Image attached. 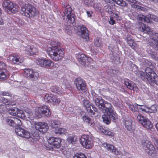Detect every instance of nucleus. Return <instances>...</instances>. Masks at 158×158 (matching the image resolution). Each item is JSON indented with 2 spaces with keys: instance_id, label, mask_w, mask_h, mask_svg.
<instances>
[{
  "instance_id": "obj_1",
  "label": "nucleus",
  "mask_w": 158,
  "mask_h": 158,
  "mask_svg": "<svg viewBox=\"0 0 158 158\" xmlns=\"http://www.w3.org/2000/svg\"><path fill=\"white\" fill-rule=\"evenodd\" d=\"M138 19L141 22H139L137 24L139 30L145 33L152 35L151 43L155 40H158V33H153L152 29L148 26H146L142 22L151 23L152 21L149 17L144 15H139L138 16Z\"/></svg>"
},
{
  "instance_id": "obj_2",
  "label": "nucleus",
  "mask_w": 158,
  "mask_h": 158,
  "mask_svg": "<svg viewBox=\"0 0 158 158\" xmlns=\"http://www.w3.org/2000/svg\"><path fill=\"white\" fill-rule=\"evenodd\" d=\"M93 100L98 109L103 113H105L106 111L107 113L113 114V107L111 104L103 99L102 97H99L97 94L93 95Z\"/></svg>"
},
{
  "instance_id": "obj_3",
  "label": "nucleus",
  "mask_w": 158,
  "mask_h": 158,
  "mask_svg": "<svg viewBox=\"0 0 158 158\" xmlns=\"http://www.w3.org/2000/svg\"><path fill=\"white\" fill-rule=\"evenodd\" d=\"M64 7L63 18L65 20L68 25L73 26L75 25V15L70 6L67 3L63 2L62 3Z\"/></svg>"
},
{
  "instance_id": "obj_4",
  "label": "nucleus",
  "mask_w": 158,
  "mask_h": 158,
  "mask_svg": "<svg viewBox=\"0 0 158 158\" xmlns=\"http://www.w3.org/2000/svg\"><path fill=\"white\" fill-rule=\"evenodd\" d=\"M53 42L51 43V47L49 48L47 50V52L51 58L55 61H57L61 59L64 54V52L58 48L59 43L53 45Z\"/></svg>"
},
{
  "instance_id": "obj_5",
  "label": "nucleus",
  "mask_w": 158,
  "mask_h": 158,
  "mask_svg": "<svg viewBox=\"0 0 158 158\" xmlns=\"http://www.w3.org/2000/svg\"><path fill=\"white\" fill-rule=\"evenodd\" d=\"M22 14L30 18L36 16L38 12L33 6L28 3L25 4L21 8Z\"/></svg>"
},
{
  "instance_id": "obj_6",
  "label": "nucleus",
  "mask_w": 158,
  "mask_h": 158,
  "mask_svg": "<svg viewBox=\"0 0 158 158\" xmlns=\"http://www.w3.org/2000/svg\"><path fill=\"white\" fill-rule=\"evenodd\" d=\"M147 73V80L146 82L153 85L154 84L158 85V76L151 69L147 67L145 70Z\"/></svg>"
},
{
  "instance_id": "obj_7",
  "label": "nucleus",
  "mask_w": 158,
  "mask_h": 158,
  "mask_svg": "<svg viewBox=\"0 0 158 158\" xmlns=\"http://www.w3.org/2000/svg\"><path fill=\"white\" fill-rule=\"evenodd\" d=\"M2 6L5 10L9 13H15L18 12L19 10L18 5L10 0L4 1Z\"/></svg>"
},
{
  "instance_id": "obj_8",
  "label": "nucleus",
  "mask_w": 158,
  "mask_h": 158,
  "mask_svg": "<svg viewBox=\"0 0 158 158\" xmlns=\"http://www.w3.org/2000/svg\"><path fill=\"white\" fill-rule=\"evenodd\" d=\"M135 117L144 127L150 130L153 128V126L152 123L146 117L138 113L136 114Z\"/></svg>"
},
{
  "instance_id": "obj_9",
  "label": "nucleus",
  "mask_w": 158,
  "mask_h": 158,
  "mask_svg": "<svg viewBox=\"0 0 158 158\" xmlns=\"http://www.w3.org/2000/svg\"><path fill=\"white\" fill-rule=\"evenodd\" d=\"M35 110V116L38 118L41 117V114H44L47 117H49L51 115V112L49 108L46 106H44L40 107H37Z\"/></svg>"
},
{
  "instance_id": "obj_10",
  "label": "nucleus",
  "mask_w": 158,
  "mask_h": 158,
  "mask_svg": "<svg viewBox=\"0 0 158 158\" xmlns=\"http://www.w3.org/2000/svg\"><path fill=\"white\" fill-rule=\"evenodd\" d=\"M77 34L83 39L86 40L89 38L88 31L86 27L83 25L76 26L75 27Z\"/></svg>"
},
{
  "instance_id": "obj_11",
  "label": "nucleus",
  "mask_w": 158,
  "mask_h": 158,
  "mask_svg": "<svg viewBox=\"0 0 158 158\" xmlns=\"http://www.w3.org/2000/svg\"><path fill=\"white\" fill-rule=\"evenodd\" d=\"M75 84L77 89L81 94L85 93L87 91L85 81L81 78H78L75 80Z\"/></svg>"
},
{
  "instance_id": "obj_12",
  "label": "nucleus",
  "mask_w": 158,
  "mask_h": 158,
  "mask_svg": "<svg viewBox=\"0 0 158 158\" xmlns=\"http://www.w3.org/2000/svg\"><path fill=\"white\" fill-rule=\"evenodd\" d=\"M107 111H106L105 113H106V115L104 114L102 115V118L103 122L106 124L108 125L110 123L111 120H112L114 122H115L116 119L118 118V117L117 114L114 110L113 108V114L110 113V114H109L107 113Z\"/></svg>"
},
{
  "instance_id": "obj_13",
  "label": "nucleus",
  "mask_w": 158,
  "mask_h": 158,
  "mask_svg": "<svg viewBox=\"0 0 158 158\" xmlns=\"http://www.w3.org/2000/svg\"><path fill=\"white\" fill-rule=\"evenodd\" d=\"M142 145L143 149L147 151L149 155L153 156L155 154V148L149 141L143 140Z\"/></svg>"
},
{
  "instance_id": "obj_14",
  "label": "nucleus",
  "mask_w": 158,
  "mask_h": 158,
  "mask_svg": "<svg viewBox=\"0 0 158 158\" xmlns=\"http://www.w3.org/2000/svg\"><path fill=\"white\" fill-rule=\"evenodd\" d=\"M80 143L86 148H90L93 145L92 138L89 135H82L80 139Z\"/></svg>"
},
{
  "instance_id": "obj_15",
  "label": "nucleus",
  "mask_w": 158,
  "mask_h": 158,
  "mask_svg": "<svg viewBox=\"0 0 158 158\" xmlns=\"http://www.w3.org/2000/svg\"><path fill=\"white\" fill-rule=\"evenodd\" d=\"M3 120L10 126L13 127H17L20 126L22 124L21 120L19 119L14 117L3 118Z\"/></svg>"
},
{
  "instance_id": "obj_16",
  "label": "nucleus",
  "mask_w": 158,
  "mask_h": 158,
  "mask_svg": "<svg viewBox=\"0 0 158 158\" xmlns=\"http://www.w3.org/2000/svg\"><path fill=\"white\" fill-rule=\"evenodd\" d=\"M23 74L25 77L32 81L37 80L39 77L38 73L31 69H25Z\"/></svg>"
},
{
  "instance_id": "obj_17",
  "label": "nucleus",
  "mask_w": 158,
  "mask_h": 158,
  "mask_svg": "<svg viewBox=\"0 0 158 158\" xmlns=\"http://www.w3.org/2000/svg\"><path fill=\"white\" fill-rule=\"evenodd\" d=\"M35 125L36 130L42 134L46 133L48 129V124L44 122H35Z\"/></svg>"
},
{
  "instance_id": "obj_18",
  "label": "nucleus",
  "mask_w": 158,
  "mask_h": 158,
  "mask_svg": "<svg viewBox=\"0 0 158 158\" xmlns=\"http://www.w3.org/2000/svg\"><path fill=\"white\" fill-rule=\"evenodd\" d=\"M36 63L38 65L47 68L52 67L54 65L53 63L51 60L44 58L37 60Z\"/></svg>"
},
{
  "instance_id": "obj_19",
  "label": "nucleus",
  "mask_w": 158,
  "mask_h": 158,
  "mask_svg": "<svg viewBox=\"0 0 158 158\" xmlns=\"http://www.w3.org/2000/svg\"><path fill=\"white\" fill-rule=\"evenodd\" d=\"M48 143L55 148H59L60 146L61 139L59 138L54 137H50L48 139Z\"/></svg>"
},
{
  "instance_id": "obj_20",
  "label": "nucleus",
  "mask_w": 158,
  "mask_h": 158,
  "mask_svg": "<svg viewBox=\"0 0 158 158\" xmlns=\"http://www.w3.org/2000/svg\"><path fill=\"white\" fill-rule=\"evenodd\" d=\"M77 57L79 61L81 62L82 65L87 66L89 65L92 59L89 57H87L85 54L80 53L77 54Z\"/></svg>"
},
{
  "instance_id": "obj_21",
  "label": "nucleus",
  "mask_w": 158,
  "mask_h": 158,
  "mask_svg": "<svg viewBox=\"0 0 158 158\" xmlns=\"http://www.w3.org/2000/svg\"><path fill=\"white\" fill-rule=\"evenodd\" d=\"M84 105L90 115L93 116L95 114L96 112H98L97 109L94 105H92L90 103H88V102H85Z\"/></svg>"
},
{
  "instance_id": "obj_22",
  "label": "nucleus",
  "mask_w": 158,
  "mask_h": 158,
  "mask_svg": "<svg viewBox=\"0 0 158 158\" xmlns=\"http://www.w3.org/2000/svg\"><path fill=\"white\" fill-rule=\"evenodd\" d=\"M15 132L18 135L23 138H27L30 136V134L28 131L21 127L16 128Z\"/></svg>"
},
{
  "instance_id": "obj_23",
  "label": "nucleus",
  "mask_w": 158,
  "mask_h": 158,
  "mask_svg": "<svg viewBox=\"0 0 158 158\" xmlns=\"http://www.w3.org/2000/svg\"><path fill=\"white\" fill-rule=\"evenodd\" d=\"M102 147L116 155H117L119 154L118 150L112 145L107 143H104L102 145Z\"/></svg>"
},
{
  "instance_id": "obj_24",
  "label": "nucleus",
  "mask_w": 158,
  "mask_h": 158,
  "mask_svg": "<svg viewBox=\"0 0 158 158\" xmlns=\"http://www.w3.org/2000/svg\"><path fill=\"white\" fill-rule=\"evenodd\" d=\"M8 60L11 61L14 64H19L20 63H22L24 59L18 55H12L8 57Z\"/></svg>"
},
{
  "instance_id": "obj_25",
  "label": "nucleus",
  "mask_w": 158,
  "mask_h": 158,
  "mask_svg": "<svg viewBox=\"0 0 158 158\" xmlns=\"http://www.w3.org/2000/svg\"><path fill=\"white\" fill-rule=\"evenodd\" d=\"M157 106L156 105H153L151 107H142L140 108V109L142 111L148 113H155L157 111Z\"/></svg>"
},
{
  "instance_id": "obj_26",
  "label": "nucleus",
  "mask_w": 158,
  "mask_h": 158,
  "mask_svg": "<svg viewBox=\"0 0 158 158\" xmlns=\"http://www.w3.org/2000/svg\"><path fill=\"white\" fill-rule=\"evenodd\" d=\"M132 121L130 118H126L124 120V124L125 127L128 131H130L133 129Z\"/></svg>"
},
{
  "instance_id": "obj_27",
  "label": "nucleus",
  "mask_w": 158,
  "mask_h": 158,
  "mask_svg": "<svg viewBox=\"0 0 158 158\" xmlns=\"http://www.w3.org/2000/svg\"><path fill=\"white\" fill-rule=\"evenodd\" d=\"M61 124L58 120H51L49 122V124L52 128H56L59 127Z\"/></svg>"
},
{
  "instance_id": "obj_28",
  "label": "nucleus",
  "mask_w": 158,
  "mask_h": 158,
  "mask_svg": "<svg viewBox=\"0 0 158 158\" xmlns=\"http://www.w3.org/2000/svg\"><path fill=\"white\" fill-rule=\"evenodd\" d=\"M7 112L13 116H16L19 109L16 107H10V106L7 108Z\"/></svg>"
},
{
  "instance_id": "obj_29",
  "label": "nucleus",
  "mask_w": 158,
  "mask_h": 158,
  "mask_svg": "<svg viewBox=\"0 0 158 158\" xmlns=\"http://www.w3.org/2000/svg\"><path fill=\"white\" fill-rule=\"evenodd\" d=\"M26 50L28 51L29 54H28L30 55L36 54V53L38 52V50L35 48H32L30 46H28L26 48Z\"/></svg>"
},
{
  "instance_id": "obj_30",
  "label": "nucleus",
  "mask_w": 158,
  "mask_h": 158,
  "mask_svg": "<svg viewBox=\"0 0 158 158\" xmlns=\"http://www.w3.org/2000/svg\"><path fill=\"white\" fill-rule=\"evenodd\" d=\"M82 119L84 122L88 123L89 125L91 126H94V120L91 119L88 116H85V117H82Z\"/></svg>"
},
{
  "instance_id": "obj_31",
  "label": "nucleus",
  "mask_w": 158,
  "mask_h": 158,
  "mask_svg": "<svg viewBox=\"0 0 158 158\" xmlns=\"http://www.w3.org/2000/svg\"><path fill=\"white\" fill-rule=\"evenodd\" d=\"M125 85L130 90H133L134 88L135 84L132 81L128 80L125 81L124 82Z\"/></svg>"
},
{
  "instance_id": "obj_32",
  "label": "nucleus",
  "mask_w": 158,
  "mask_h": 158,
  "mask_svg": "<svg viewBox=\"0 0 158 158\" xmlns=\"http://www.w3.org/2000/svg\"><path fill=\"white\" fill-rule=\"evenodd\" d=\"M117 5L123 7H127L128 4L123 0H112Z\"/></svg>"
},
{
  "instance_id": "obj_33",
  "label": "nucleus",
  "mask_w": 158,
  "mask_h": 158,
  "mask_svg": "<svg viewBox=\"0 0 158 158\" xmlns=\"http://www.w3.org/2000/svg\"><path fill=\"white\" fill-rule=\"evenodd\" d=\"M67 140L69 144H74L77 140V138L75 135H73L69 137Z\"/></svg>"
},
{
  "instance_id": "obj_34",
  "label": "nucleus",
  "mask_w": 158,
  "mask_h": 158,
  "mask_svg": "<svg viewBox=\"0 0 158 158\" xmlns=\"http://www.w3.org/2000/svg\"><path fill=\"white\" fill-rule=\"evenodd\" d=\"M137 75L144 81H146L147 80V76L146 73H145L142 71H138L137 73Z\"/></svg>"
},
{
  "instance_id": "obj_35",
  "label": "nucleus",
  "mask_w": 158,
  "mask_h": 158,
  "mask_svg": "<svg viewBox=\"0 0 158 158\" xmlns=\"http://www.w3.org/2000/svg\"><path fill=\"white\" fill-rule=\"evenodd\" d=\"M102 132L104 133L106 135L113 136L114 135V133L113 131H111L108 128H105L102 130Z\"/></svg>"
},
{
  "instance_id": "obj_36",
  "label": "nucleus",
  "mask_w": 158,
  "mask_h": 158,
  "mask_svg": "<svg viewBox=\"0 0 158 158\" xmlns=\"http://www.w3.org/2000/svg\"><path fill=\"white\" fill-rule=\"evenodd\" d=\"M66 130L64 128H60L58 129H56L54 132L56 134L59 135L64 134L66 132Z\"/></svg>"
},
{
  "instance_id": "obj_37",
  "label": "nucleus",
  "mask_w": 158,
  "mask_h": 158,
  "mask_svg": "<svg viewBox=\"0 0 158 158\" xmlns=\"http://www.w3.org/2000/svg\"><path fill=\"white\" fill-rule=\"evenodd\" d=\"M52 91L54 93L57 94L61 93L62 92V89L61 87H58L57 86L52 87L51 88Z\"/></svg>"
},
{
  "instance_id": "obj_38",
  "label": "nucleus",
  "mask_w": 158,
  "mask_h": 158,
  "mask_svg": "<svg viewBox=\"0 0 158 158\" xmlns=\"http://www.w3.org/2000/svg\"><path fill=\"white\" fill-rule=\"evenodd\" d=\"M0 102L2 103L6 106V105H8V106H11L13 104H11L10 102L8 103V99L4 97H0Z\"/></svg>"
},
{
  "instance_id": "obj_39",
  "label": "nucleus",
  "mask_w": 158,
  "mask_h": 158,
  "mask_svg": "<svg viewBox=\"0 0 158 158\" xmlns=\"http://www.w3.org/2000/svg\"><path fill=\"white\" fill-rule=\"evenodd\" d=\"M53 95L47 94L44 97V100L48 102H52V99Z\"/></svg>"
},
{
  "instance_id": "obj_40",
  "label": "nucleus",
  "mask_w": 158,
  "mask_h": 158,
  "mask_svg": "<svg viewBox=\"0 0 158 158\" xmlns=\"http://www.w3.org/2000/svg\"><path fill=\"white\" fill-rule=\"evenodd\" d=\"M138 106H140L136 103L134 105H130L129 106V108L133 112H136L138 110Z\"/></svg>"
},
{
  "instance_id": "obj_41",
  "label": "nucleus",
  "mask_w": 158,
  "mask_h": 158,
  "mask_svg": "<svg viewBox=\"0 0 158 158\" xmlns=\"http://www.w3.org/2000/svg\"><path fill=\"white\" fill-rule=\"evenodd\" d=\"M128 44L132 48H134L135 46L134 45V42L133 40L130 38H127L126 39Z\"/></svg>"
},
{
  "instance_id": "obj_42",
  "label": "nucleus",
  "mask_w": 158,
  "mask_h": 158,
  "mask_svg": "<svg viewBox=\"0 0 158 158\" xmlns=\"http://www.w3.org/2000/svg\"><path fill=\"white\" fill-rule=\"evenodd\" d=\"M16 116L18 117L23 119L25 117V115L23 111L19 109L18 112Z\"/></svg>"
},
{
  "instance_id": "obj_43",
  "label": "nucleus",
  "mask_w": 158,
  "mask_h": 158,
  "mask_svg": "<svg viewBox=\"0 0 158 158\" xmlns=\"http://www.w3.org/2000/svg\"><path fill=\"white\" fill-rule=\"evenodd\" d=\"M9 106H6L5 105H0V113H2L7 111V108Z\"/></svg>"
},
{
  "instance_id": "obj_44",
  "label": "nucleus",
  "mask_w": 158,
  "mask_h": 158,
  "mask_svg": "<svg viewBox=\"0 0 158 158\" xmlns=\"http://www.w3.org/2000/svg\"><path fill=\"white\" fill-rule=\"evenodd\" d=\"M84 2L87 6H92L94 5V0H84Z\"/></svg>"
},
{
  "instance_id": "obj_45",
  "label": "nucleus",
  "mask_w": 158,
  "mask_h": 158,
  "mask_svg": "<svg viewBox=\"0 0 158 158\" xmlns=\"http://www.w3.org/2000/svg\"><path fill=\"white\" fill-rule=\"evenodd\" d=\"M52 102L54 104H58L60 100V98H57L56 96L53 95L52 99Z\"/></svg>"
},
{
  "instance_id": "obj_46",
  "label": "nucleus",
  "mask_w": 158,
  "mask_h": 158,
  "mask_svg": "<svg viewBox=\"0 0 158 158\" xmlns=\"http://www.w3.org/2000/svg\"><path fill=\"white\" fill-rule=\"evenodd\" d=\"M6 77V74L2 69H0V80H4Z\"/></svg>"
},
{
  "instance_id": "obj_47",
  "label": "nucleus",
  "mask_w": 158,
  "mask_h": 158,
  "mask_svg": "<svg viewBox=\"0 0 158 158\" xmlns=\"http://www.w3.org/2000/svg\"><path fill=\"white\" fill-rule=\"evenodd\" d=\"M94 43L96 47H99L101 45L102 43L99 39L97 38L94 40Z\"/></svg>"
},
{
  "instance_id": "obj_48",
  "label": "nucleus",
  "mask_w": 158,
  "mask_h": 158,
  "mask_svg": "<svg viewBox=\"0 0 158 158\" xmlns=\"http://www.w3.org/2000/svg\"><path fill=\"white\" fill-rule=\"evenodd\" d=\"M73 158H87L85 156L81 153H77L73 156Z\"/></svg>"
},
{
  "instance_id": "obj_49",
  "label": "nucleus",
  "mask_w": 158,
  "mask_h": 158,
  "mask_svg": "<svg viewBox=\"0 0 158 158\" xmlns=\"http://www.w3.org/2000/svg\"><path fill=\"white\" fill-rule=\"evenodd\" d=\"M93 6L96 11H100L101 10V5L100 4H95L94 2V4Z\"/></svg>"
},
{
  "instance_id": "obj_50",
  "label": "nucleus",
  "mask_w": 158,
  "mask_h": 158,
  "mask_svg": "<svg viewBox=\"0 0 158 158\" xmlns=\"http://www.w3.org/2000/svg\"><path fill=\"white\" fill-rule=\"evenodd\" d=\"M152 45L156 50L158 51V40H155L154 42H152Z\"/></svg>"
},
{
  "instance_id": "obj_51",
  "label": "nucleus",
  "mask_w": 158,
  "mask_h": 158,
  "mask_svg": "<svg viewBox=\"0 0 158 158\" xmlns=\"http://www.w3.org/2000/svg\"><path fill=\"white\" fill-rule=\"evenodd\" d=\"M32 137L36 139L37 140L40 138L39 134L37 132H34L32 133Z\"/></svg>"
},
{
  "instance_id": "obj_52",
  "label": "nucleus",
  "mask_w": 158,
  "mask_h": 158,
  "mask_svg": "<svg viewBox=\"0 0 158 158\" xmlns=\"http://www.w3.org/2000/svg\"><path fill=\"white\" fill-rule=\"evenodd\" d=\"M136 2H135V3H129V4H131V3H132V4H131V7L133 8H135V9H137V7H138V5H136L135 4H139V2L138 1L136 0Z\"/></svg>"
},
{
  "instance_id": "obj_53",
  "label": "nucleus",
  "mask_w": 158,
  "mask_h": 158,
  "mask_svg": "<svg viewBox=\"0 0 158 158\" xmlns=\"http://www.w3.org/2000/svg\"><path fill=\"white\" fill-rule=\"evenodd\" d=\"M149 15V17L150 19L154 20L156 22L158 21V18L156 16L152 14H150Z\"/></svg>"
},
{
  "instance_id": "obj_54",
  "label": "nucleus",
  "mask_w": 158,
  "mask_h": 158,
  "mask_svg": "<svg viewBox=\"0 0 158 158\" xmlns=\"http://www.w3.org/2000/svg\"><path fill=\"white\" fill-rule=\"evenodd\" d=\"M27 138L28 139L29 141L31 143H34L37 141V140L36 139L33 138V137L31 136L30 135V136L29 138Z\"/></svg>"
},
{
  "instance_id": "obj_55",
  "label": "nucleus",
  "mask_w": 158,
  "mask_h": 158,
  "mask_svg": "<svg viewBox=\"0 0 158 158\" xmlns=\"http://www.w3.org/2000/svg\"><path fill=\"white\" fill-rule=\"evenodd\" d=\"M0 94L3 96H10V93L6 91L0 92Z\"/></svg>"
},
{
  "instance_id": "obj_56",
  "label": "nucleus",
  "mask_w": 158,
  "mask_h": 158,
  "mask_svg": "<svg viewBox=\"0 0 158 158\" xmlns=\"http://www.w3.org/2000/svg\"><path fill=\"white\" fill-rule=\"evenodd\" d=\"M155 60H157L158 57H156L155 55L153 54H150L149 56Z\"/></svg>"
},
{
  "instance_id": "obj_57",
  "label": "nucleus",
  "mask_w": 158,
  "mask_h": 158,
  "mask_svg": "<svg viewBox=\"0 0 158 158\" xmlns=\"http://www.w3.org/2000/svg\"><path fill=\"white\" fill-rule=\"evenodd\" d=\"M137 9L139 10H141L142 11H144L146 10V9L144 7H142L140 6H139V5H138Z\"/></svg>"
},
{
  "instance_id": "obj_58",
  "label": "nucleus",
  "mask_w": 158,
  "mask_h": 158,
  "mask_svg": "<svg viewBox=\"0 0 158 158\" xmlns=\"http://www.w3.org/2000/svg\"><path fill=\"white\" fill-rule=\"evenodd\" d=\"M107 7L106 8V10L108 12H111V7L110 6H105V7Z\"/></svg>"
},
{
  "instance_id": "obj_59",
  "label": "nucleus",
  "mask_w": 158,
  "mask_h": 158,
  "mask_svg": "<svg viewBox=\"0 0 158 158\" xmlns=\"http://www.w3.org/2000/svg\"><path fill=\"white\" fill-rule=\"evenodd\" d=\"M80 115L81 117V118L83 117H85V113L83 111H81L80 113Z\"/></svg>"
},
{
  "instance_id": "obj_60",
  "label": "nucleus",
  "mask_w": 158,
  "mask_h": 158,
  "mask_svg": "<svg viewBox=\"0 0 158 158\" xmlns=\"http://www.w3.org/2000/svg\"><path fill=\"white\" fill-rule=\"evenodd\" d=\"M110 24L113 25L115 23V21L112 18H110V20L109 22Z\"/></svg>"
},
{
  "instance_id": "obj_61",
  "label": "nucleus",
  "mask_w": 158,
  "mask_h": 158,
  "mask_svg": "<svg viewBox=\"0 0 158 158\" xmlns=\"http://www.w3.org/2000/svg\"><path fill=\"white\" fill-rule=\"evenodd\" d=\"M86 13L88 17L91 16V14H92V12L91 11L90 12L89 11H87Z\"/></svg>"
},
{
  "instance_id": "obj_62",
  "label": "nucleus",
  "mask_w": 158,
  "mask_h": 158,
  "mask_svg": "<svg viewBox=\"0 0 158 158\" xmlns=\"http://www.w3.org/2000/svg\"><path fill=\"white\" fill-rule=\"evenodd\" d=\"M4 24V22L3 20L2 19H0V25H3Z\"/></svg>"
},
{
  "instance_id": "obj_63",
  "label": "nucleus",
  "mask_w": 158,
  "mask_h": 158,
  "mask_svg": "<svg viewBox=\"0 0 158 158\" xmlns=\"http://www.w3.org/2000/svg\"><path fill=\"white\" fill-rule=\"evenodd\" d=\"M2 65V66H5V64L3 62L0 61V65Z\"/></svg>"
},
{
  "instance_id": "obj_64",
  "label": "nucleus",
  "mask_w": 158,
  "mask_h": 158,
  "mask_svg": "<svg viewBox=\"0 0 158 158\" xmlns=\"http://www.w3.org/2000/svg\"><path fill=\"white\" fill-rule=\"evenodd\" d=\"M150 1H152L155 3L158 2V0H149Z\"/></svg>"
}]
</instances>
